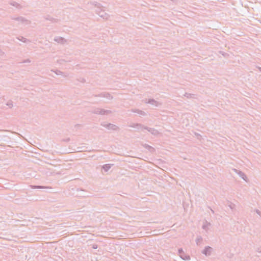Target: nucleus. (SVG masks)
Returning a JSON list of instances; mask_svg holds the SVG:
<instances>
[{
    "label": "nucleus",
    "instance_id": "obj_1",
    "mask_svg": "<svg viewBox=\"0 0 261 261\" xmlns=\"http://www.w3.org/2000/svg\"><path fill=\"white\" fill-rule=\"evenodd\" d=\"M91 8H94L95 12L101 18L107 20L110 18V15L106 13L103 7L99 3L94 2L88 4Z\"/></svg>",
    "mask_w": 261,
    "mask_h": 261
},
{
    "label": "nucleus",
    "instance_id": "obj_2",
    "mask_svg": "<svg viewBox=\"0 0 261 261\" xmlns=\"http://www.w3.org/2000/svg\"><path fill=\"white\" fill-rule=\"evenodd\" d=\"M178 254L183 260H188L190 259V256L187 254L181 248L178 249Z\"/></svg>",
    "mask_w": 261,
    "mask_h": 261
},
{
    "label": "nucleus",
    "instance_id": "obj_3",
    "mask_svg": "<svg viewBox=\"0 0 261 261\" xmlns=\"http://www.w3.org/2000/svg\"><path fill=\"white\" fill-rule=\"evenodd\" d=\"M144 102L146 103H149L150 104L154 107H159L161 105V103L155 100L154 99H146L144 100Z\"/></svg>",
    "mask_w": 261,
    "mask_h": 261
},
{
    "label": "nucleus",
    "instance_id": "obj_4",
    "mask_svg": "<svg viewBox=\"0 0 261 261\" xmlns=\"http://www.w3.org/2000/svg\"><path fill=\"white\" fill-rule=\"evenodd\" d=\"M232 170L237 174H238L244 181L246 182H248V178L244 172L236 169H232Z\"/></svg>",
    "mask_w": 261,
    "mask_h": 261
},
{
    "label": "nucleus",
    "instance_id": "obj_5",
    "mask_svg": "<svg viewBox=\"0 0 261 261\" xmlns=\"http://www.w3.org/2000/svg\"><path fill=\"white\" fill-rule=\"evenodd\" d=\"M213 251V248L210 246H206L202 251V253L206 256H209L211 254Z\"/></svg>",
    "mask_w": 261,
    "mask_h": 261
},
{
    "label": "nucleus",
    "instance_id": "obj_6",
    "mask_svg": "<svg viewBox=\"0 0 261 261\" xmlns=\"http://www.w3.org/2000/svg\"><path fill=\"white\" fill-rule=\"evenodd\" d=\"M15 20L18 21L19 23L23 24H29L30 23V21L22 17H17L15 18Z\"/></svg>",
    "mask_w": 261,
    "mask_h": 261
},
{
    "label": "nucleus",
    "instance_id": "obj_7",
    "mask_svg": "<svg viewBox=\"0 0 261 261\" xmlns=\"http://www.w3.org/2000/svg\"><path fill=\"white\" fill-rule=\"evenodd\" d=\"M211 227V224L210 223L207 222V221H204L203 222V224L202 226V228L203 229H204L206 232L208 231Z\"/></svg>",
    "mask_w": 261,
    "mask_h": 261
},
{
    "label": "nucleus",
    "instance_id": "obj_8",
    "mask_svg": "<svg viewBox=\"0 0 261 261\" xmlns=\"http://www.w3.org/2000/svg\"><path fill=\"white\" fill-rule=\"evenodd\" d=\"M103 126L107 128L108 129H110V130H117L118 129L117 126H116L115 124H111V123L105 124H103Z\"/></svg>",
    "mask_w": 261,
    "mask_h": 261
},
{
    "label": "nucleus",
    "instance_id": "obj_9",
    "mask_svg": "<svg viewBox=\"0 0 261 261\" xmlns=\"http://www.w3.org/2000/svg\"><path fill=\"white\" fill-rule=\"evenodd\" d=\"M10 4L12 6H14L15 7H16V8L17 9H21L22 8V6L19 3H18L17 2L14 1H11L10 2Z\"/></svg>",
    "mask_w": 261,
    "mask_h": 261
},
{
    "label": "nucleus",
    "instance_id": "obj_10",
    "mask_svg": "<svg viewBox=\"0 0 261 261\" xmlns=\"http://www.w3.org/2000/svg\"><path fill=\"white\" fill-rule=\"evenodd\" d=\"M54 40L55 41L57 42L58 43H61V44H64L66 42V40L64 38H63L61 37H57L55 38Z\"/></svg>",
    "mask_w": 261,
    "mask_h": 261
},
{
    "label": "nucleus",
    "instance_id": "obj_11",
    "mask_svg": "<svg viewBox=\"0 0 261 261\" xmlns=\"http://www.w3.org/2000/svg\"><path fill=\"white\" fill-rule=\"evenodd\" d=\"M145 129H147V130L150 132L151 134L154 135V136H157L159 134V132L154 129V128H145Z\"/></svg>",
    "mask_w": 261,
    "mask_h": 261
},
{
    "label": "nucleus",
    "instance_id": "obj_12",
    "mask_svg": "<svg viewBox=\"0 0 261 261\" xmlns=\"http://www.w3.org/2000/svg\"><path fill=\"white\" fill-rule=\"evenodd\" d=\"M96 113L101 115H108L110 113V111L108 110H99L97 111Z\"/></svg>",
    "mask_w": 261,
    "mask_h": 261
},
{
    "label": "nucleus",
    "instance_id": "obj_13",
    "mask_svg": "<svg viewBox=\"0 0 261 261\" xmlns=\"http://www.w3.org/2000/svg\"><path fill=\"white\" fill-rule=\"evenodd\" d=\"M144 147L151 152H154L155 151V149L148 145L145 144Z\"/></svg>",
    "mask_w": 261,
    "mask_h": 261
},
{
    "label": "nucleus",
    "instance_id": "obj_14",
    "mask_svg": "<svg viewBox=\"0 0 261 261\" xmlns=\"http://www.w3.org/2000/svg\"><path fill=\"white\" fill-rule=\"evenodd\" d=\"M184 96L188 98H195V94H191V93H186L185 94Z\"/></svg>",
    "mask_w": 261,
    "mask_h": 261
},
{
    "label": "nucleus",
    "instance_id": "obj_15",
    "mask_svg": "<svg viewBox=\"0 0 261 261\" xmlns=\"http://www.w3.org/2000/svg\"><path fill=\"white\" fill-rule=\"evenodd\" d=\"M197 245H199L202 242V238L201 237H198L195 240Z\"/></svg>",
    "mask_w": 261,
    "mask_h": 261
},
{
    "label": "nucleus",
    "instance_id": "obj_16",
    "mask_svg": "<svg viewBox=\"0 0 261 261\" xmlns=\"http://www.w3.org/2000/svg\"><path fill=\"white\" fill-rule=\"evenodd\" d=\"M111 167V165L110 164H105L102 166V169L105 170V171H108Z\"/></svg>",
    "mask_w": 261,
    "mask_h": 261
},
{
    "label": "nucleus",
    "instance_id": "obj_17",
    "mask_svg": "<svg viewBox=\"0 0 261 261\" xmlns=\"http://www.w3.org/2000/svg\"><path fill=\"white\" fill-rule=\"evenodd\" d=\"M134 112H136V113H138L139 115H140L141 116H145V115H146V113L145 112L143 111H141V110H137V111H135Z\"/></svg>",
    "mask_w": 261,
    "mask_h": 261
},
{
    "label": "nucleus",
    "instance_id": "obj_18",
    "mask_svg": "<svg viewBox=\"0 0 261 261\" xmlns=\"http://www.w3.org/2000/svg\"><path fill=\"white\" fill-rule=\"evenodd\" d=\"M31 188L32 189H47L49 188L48 187H43V186H32Z\"/></svg>",
    "mask_w": 261,
    "mask_h": 261
},
{
    "label": "nucleus",
    "instance_id": "obj_19",
    "mask_svg": "<svg viewBox=\"0 0 261 261\" xmlns=\"http://www.w3.org/2000/svg\"><path fill=\"white\" fill-rule=\"evenodd\" d=\"M6 105L7 106H8V107L9 108H12L13 106V102L12 101H8L7 103H6Z\"/></svg>",
    "mask_w": 261,
    "mask_h": 261
},
{
    "label": "nucleus",
    "instance_id": "obj_20",
    "mask_svg": "<svg viewBox=\"0 0 261 261\" xmlns=\"http://www.w3.org/2000/svg\"><path fill=\"white\" fill-rule=\"evenodd\" d=\"M54 72L57 75L61 74L62 73V72L59 70H56Z\"/></svg>",
    "mask_w": 261,
    "mask_h": 261
},
{
    "label": "nucleus",
    "instance_id": "obj_21",
    "mask_svg": "<svg viewBox=\"0 0 261 261\" xmlns=\"http://www.w3.org/2000/svg\"><path fill=\"white\" fill-rule=\"evenodd\" d=\"M255 212L259 216H261V212L259 210H256Z\"/></svg>",
    "mask_w": 261,
    "mask_h": 261
},
{
    "label": "nucleus",
    "instance_id": "obj_22",
    "mask_svg": "<svg viewBox=\"0 0 261 261\" xmlns=\"http://www.w3.org/2000/svg\"><path fill=\"white\" fill-rule=\"evenodd\" d=\"M92 247L94 249H97V245L96 244H93Z\"/></svg>",
    "mask_w": 261,
    "mask_h": 261
},
{
    "label": "nucleus",
    "instance_id": "obj_23",
    "mask_svg": "<svg viewBox=\"0 0 261 261\" xmlns=\"http://www.w3.org/2000/svg\"><path fill=\"white\" fill-rule=\"evenodd\" d=\"M20 40L25 42V40H26V39L24 38H22V39H20Z\"/></svg>",
    "mask_w": 261,
    "mask_h": 261
},
{
    "label": "nucleus",
    "instance_id": "obj_24",
    "mask_svg": "<svg viewBox=\"0 0 261 261\" xmlns=\"http://www.w3.org/2000/svg\"><path fill=\"white\" fill-rule=\"evenodd\" d=\"M30 62H31V61H30V60H27V61H26L25 62H28V63H30Z\"/></svg>",
    "mask_w": 261,
    "mask_h": 261
},
{
    "label": "nucleus",
    "instance_id": "obj_25",
    "mask_svg": "<svg viewBox=\"0 0 261 261\" xmlns=\"http://www.w3.org/2000/svg\"><path fill=\"white\" fill-rule=\"evenodd\" d=\"M260 70L261 71V68H259Z\"/></svg>",
    "mask_w": 261,
    "mask_h": 261
}]
</instances>
